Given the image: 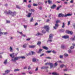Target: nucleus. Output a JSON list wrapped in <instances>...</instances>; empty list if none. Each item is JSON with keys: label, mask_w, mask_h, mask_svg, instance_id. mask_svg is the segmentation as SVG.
I'll use <instances>...</instances> for the list:
<instances>
[{"label": "nucleus", "mask_w": 75, "mask_h": 75, "mask_svg": "<svg viewBox=\"0 0 75 75\" xmlns=\"http://www.w3.org/2000/svg\"><path fill=\"white\" fill-rule=\"evenodd\" d=\"M10 72V70H6L5 71V73L6 74H8L9 72Z\"/></svg>", "instance_id": "412c9836"}, {"label": "nucleus", "mask_w": 75, "mask_h": 75, "mask_svg": "<svg viewBox=\"0 0 75 75\" xmlns=\"http://www.w3.org/2000/svg\"><path fill=\"white\" fill-rule=\"evenodd\" d=\"M36 36H38L39 35H41V33H38L37 34L35 35Z\"/></svg>", "instance_id": "c85d7f7f"}, {"label": "nucleus", "mask_w": 75, "mask_h": 75, "mask_svg": "<svg viewBox=\"0 0 75 75\" xmlns=\"http://www.w3.org/2000/svg\"><path fill=\"white\" fill-rule=\"evenodd\" d=\"M74 38H71V40H72V41H74V40H75V35L74 36Z\"/></svg>", "instance_id": "473e14b6"}, {"label": "nucleus", "mask_w": 75, "mask_h": 75, "mask_svg": "<svg viewBox=\"0 0 75 75\" xmlns=\"http://www.w3.org/2000/svg\"><path fill=\"white\" fill-rule=\"evenodd\" d=\"M64 57H67L68 56V54L65 53L64 54Z\"/></svg>", "instance_id": "bb28decb"}, {"label": "nucleus", "mask_w": 75, "mask_h": 75, "mask_svg": "<svg viewBox=\"0 0 75 75\" xmlns=\"http://www.w3.org/2000/svg\"><path fill=\"white\" fill-rule=\"evenodd\" d=\"M45 69V67H41V69Z\"/></svg>", "instance_id": "09e8293b"}, {"label": "nucleus", "mask_w": 75, "mask_h": 75, "mask_svg": "<svg viewBox=\"0 0 75 75\" xmlns=\"http://www.w3.org/2000/svg\"><path fill=\"white\" fill-rule=\"evenodd\" d=\"M49 68V67L48 66H45V69H48Z\"/></svg>", "instance_id": "72a5a7b5"}, {"label": "nucleus", "mask_w": 75, "mask_h": 75, "mask_svg": "<svg viewBox=\"0 0 75 75\" xmlns=\"http://www.w3.org/2000/svg\"><path fill=\"white\" fill-rule=\"evenodd\" d=\"M70 49H71L72 50V49H74V46H71V47H70Z\"/></svg>", "instance_id": "58836bf2"}, {"label": "nucleus", "mask_w": 75, "mask_h": 75, "mask_svg": "<svg viewBox=\"0 0 75 75\" xmlns=\"http://www.w3.org/2000/svg\"><path fill=\"white\" fill-rule=\"evenodd\" d=\"M44 54H41L40 55V57H42V56H44Z\"/></svg>", "instance_id": "4d7b16f0"}, {"label": "nucleus", "mask_w": 75, "mask_h": 75, "mask_svg": "<svg viewBox=\"0 0 75 75\" xmlns=\"http://www.w3.org/2000/svg\"><path fill=\"white\" fill-rule=\"evenodd\" d=\"M64 3L65 4H68V3H67V2L66 1L64 2Z\"/></svg>", "instance_id": "0e129e2a"}, {"label": "nucleus", "mask_w": 75, "mask_h": 75, "mask_svg": "<svg viewBox=\"0 0 75 75\" xmlns=\"http://www.w3.org/2000/svg\"><path fill=\"white\" fill-rule=\"evenodd\" d=\"M73 26L74 27V29H75V24H74Z\"/></svg>", "instance_id": "338daca9"}, {"label": "nucleus", "mask_w": 75, "mask_h": 75, "mask_svg": "<svg viewBox=\"0 0 75 75\" xmlns=\"http://www.w3.org/2000/svg\"><path fill=\"white\" fill-rule=\"evenodd\" d=\"M66 33L68 34H70L71 35H72L73 34V32L72 31H69V30H66Z\"/></svg>", "instance_id": "20e7f679"}, {"label": "nucleus", "mask_w": 75, "mask_h": 75, "mask_svg": "<svg viewBox=\"0 0 75 75\" xmlns=\"http://www.w3.org/2000/svg\"><path fill=\"white\" fill-rule=\"evenodd\" d=\"M16 8H18V9H21V7H20V6H18V5H16Z\"/></svg>", "instance_id": "c756f323"}, {"label": "nucleus", "mask_w": 75, "mask_h": 75, "mask_svg": "<svg viewBox=\"0 0 75 75\" xmlns=\"http://www.w3.org/2000/svg\"><path fill=\"white\" fill-rule=\"evenodd\" d=\"M32 14V13H28V17H31V16Z\"/></svg>", "instance_id": "4be33fe9"}, {"label": "nucleus", "mask_w": 75, "mask_h": 75, "mask_svg": "<svg viewBox=\"0 0 75 75\" xmlns=\"http://www.w3.org/2000/svg\"><path fill=\"white\" fill-rule=\"evenodd\" d=\"M16 12H12V13H11V16H16Z\"/></svg>", "instance_id": "9d476101"}, {"label": "nucleus", "mask_w": 75, "mask_h": 75, "mask_svg": "<svg viewBox=\"0 0 75 75\" xmlns=\"http://www.w3.org/2000/svg\"><path fill=\"white\" fill-rule=\"evenodd\" d=\"M4 34V32H0V36H1V35H3Z\"/></svg>", "instance_id": "4c0bfd02"}, {"label": "nucleus", "mask_w": 75, "mask_h": 75, "mask_svg": "<svg viewBox=\"0 0 75 75\" xmlns=\"http://www.w3.org/2000/svg\"><path fill=\"white\" fill-rule=\"evenodd\" d=\"M62 7V6L61 5H60L57 8V10H59V9L60 8H61V7Z\"/></svg>", "instance_id": "6ab92c4d"}, {"label": "nucleus", "mask_w": 75, "mask_h": 75, "mask_svg": "<svg viewBox=\"0 0 75 75\" xmlns=\"http://www.w3.org/2000/svg\"><path fill=\"white\" fill-rule=\"evenodd\" d=\"M64 71H68V69H66L63 70Z\"/></svg>", "instance_id": "de8ad7c7"}, {"label": "nucleus", "mask_w": 75, "mask_h": 75, "mask_svg": "<svg viewBox=\"0 0 75 75\" xmlns=\"http://www.w3.org/2000/svg\"><path fill=\"white\" fill-rule=\"evenodd\" d=\"M26 46H27V44H25L23 45V48H25V47H26Z\"/></svg>", "instance_id": "e433bc0d"}, {"label": "nucleus", "mask_w": 75, "mask_h": 75, "mask_svg": "<svg viewBox=\"0 0 75 75\" xmlns=\"http://www.w3.org/2000/svg\"><path fill=\"white\" fill-rule=\"evenodd\" d=\"M65 48V46H64V45H62V49H64Z\"/></svg>", "instance_id": "37998d69"}, {"label": "nucleus", "mask_w": 75, "mask_h": 75, "mask_svg": "<svg viewBox=\"0 0 75 75\" xmlns=\"http://www.w3.org/2000/svg\"><path fill=\"white\" fill-rule=\"evenodd\" d=\"M52 52H53V53H54V54H55V53H56V52H55L54 50H53L52 51Z\"/></svg>", "instance_id": "052dcab7"}, {"label": "nucleus", "mask_w": 75, "mask_h": 75, "mask_svg": "<svg viewBox=\"0 0 75 75\" xmlns=\"http://www.w3.org/2000/svg\"><path fill=\"white\" fill-rule=\"evenodd\" d=\"M70 23H71L70 21H69L68 22V25H69L70 24Z\"/></svg>", "instance_id": "8fccbe9b"}, {"label": "nucleus", "mask_w": 75, "mask_h": 75, "mask_svg": "<svg viewBox=\"0 0 75 75\" xmlns=\"http://www.w3.org/2000/svg\"><path fill=\"white\" fill-rule=\"evenodd\" d=\"M30 11H33V12H34L35 11L33 9H31Z\"/></svg>", "instance_id": "6e6d98bb"}, {"label": "nucleus", "mask_w": 75, "mask_h": 75, "mask_svg": "<svg viewBox=\"0 0 75 75\" xmlns=\"http://www.w3.org/2000/svg\"><path fill=\"white\" fill-rule=\"evenodd\" d=\"M49 65H50V68L52 69L53 67V66H54V64L52 63H50Z\"/></svg>", "instance_id": "ddd939ff"}, {"label": "nucleus", "mask_w": 75, "mask_h": 75, "mask_svg": "<svg viewBox=\"0 0 75 75\" xmlns=\"http://www.w3.org/2000/svg\"><path fill=\"white\" fill-rule=\"evenodd\" d=\"M64 67H65L66 68V66L64 65V64H63L60 65V68H63Z\"/></svg>", "instance_id": "dca6fc26"}, {"label": "nucleus", "mask_w": 75, "mask_h": 75, "mask_svg": "<svg viewBox=\"0 0 75 75\" xmlns=\"http://www.w3.org/2000/svg\"><path fill=\"white\" fill-rule=\"evenodd\" d=\"M10 51L11 52H13V48L11 47H10Z\"/></svg>", "instance_id": "2f4dec72"}, {"label": "nucleus", "mask_w": 75, "mask_h": 75, "mask_svg": "<svg viewBox=\"0 0 75 75\" xmlns=\"http://www.w3.org/2000/svg\"><path fill=\"white\" fill-rule=\"evenodd\" d=\"M65 23H63L62 25V28H64L65 27Z\"/></svg>", "instance_id": "5701e85b"}, {"label": "nucleus", "mask_w": 75, "mask_h": 75, "mask_svg": "<svg viewBox=\"0 0 75 75\" xmlns=\"http://www.w3.org/2000/svg\"><path fill=\"white\" fill-rule=\"evenodd\" d=\"M57 65H58V64H57V63H55L54 64V67H57Z\"/></svg>", "instance_id": "f704fd0d"}, {"label": "nucleus", "mask_w": 75, "mask_h": 75, "mask_svg": "<svg viewBox=\"0 0 75 75\" xmlns=\"http://www.w3.org/2000/svg\"><path fill=\"white\" fill-rule=\"evenodd\" d=\"M20 71L19 69H17L14 70V72H16V71Z\"/></svg>", "instance_id": "7c9ffc66"}, {"label": "nucleus", "mask_w": 75, "mask_h": 75, "mask_svg": "<svg viewBox=\"0 0 75 75\" xmlns=\"http://www.w3.org/2000/svg\"><path fill=\"white\" fill-rule=\"evenodd\" d=\"M65 30L63 29H62L60 30V31L61 32H64Z\"/></svg>", "instance_id": "79ce46f5"}, {"label": "nucleus", "mask_w": 75, "mask_h": 75, "mask_svg": "<svg viewBox=\"0 0 75 75\" xmlns=\"http://www.w3.org/2000/svg\"><path fill=\"white\" fill-rule=\"evenodd\" d=\"M41 44V42L40 41H38L37 43V45H39V46H40V45Z\"/></svg>", "instance_id": "aec40b11"}, {"label": "nucleus", "mask_w": 75, "mask_h": 75, "mask_svg": "<svg viewBox=\"0 0 75 75\" xmlns=\"http://www.w3.org/2000/svg\"><path fill=\"white\" fill-rule=\"evenodd\" d=\"M48 4H52V1H51L50 0H48Z\"/></svg>", "instance_id": "f3484780"}, {"label": "nucleus", "mask_w": 75, "mask_h": 75, "mask_svg": "<svg viewBox=\"0 0 75 75\" xmlns=\"http://www.w3.org/2000/svg\"><path fill=\"white\" fill-rule=\"evenodd\" d=\"M7 59L5 60V61L4 62V64L6 65V64H7Z\"/></svg>", "instance_id": "a878e982"}, {"label": "nucleus", "mask_w": 75, "mask_h": 75, "mask_svg": "<svg viewBox=\"0 0 75 75\" xmlns=\"http://www.w3.org/2000/svg\"><path fill=\"white\" fill-rule=\"evenodd\" d=\"M46 52H47V53H48V54H49L50 53H51V51H48Z\"/></svg>", "instance_id": "a19ab883"}, {"label": "nucleus", "mask_w": 75, "mask_h": 75, "mask_svg": "<svg viewBox=\"0 0 75 75\" xmlns=\"http://www.w3.org/2000/svg\"><path fill=\"white\" fill-rule=\"evenodd\" d=\"M32 60L33 62H36V58H33Z\"/></svg>", "instance_id": "b1692460"}, {"label": "nucleus", "mask_w": 75, "mask_h": 75, "mask_svg": "<svg viewBox=\"0 0 75 75\" xmlns=\"http://www.w3.org/2000/svg\"><path fill=\"white\" fill-rule=\"evenodd\" d=\"M25 57L24 56L15 57L14 58L12 59L11 61L13 62H16V61L18 60V59L19 58H21L22 59H25Z\"/></svg>", "instance_id": "f257e3e1"}, {"label": "nucleus", "mask_w": 75, "mask_h": 75, "mask_svg": "<svg viewBox=\"0 0 75 75\" xmlns=\"http://www.w3.org/2000/svg\"><path fill=\"white\" fill-rule=\"evenodd\" d=\"M37 25H38V23H36L35 24V26Z\"/></svg>", "instance_id": "774afa93"}, {"label": "nucleus", "mask_w": 75, "mask_h": 75, "mask_svg": "<svg viewBox=\"0 0 75 75\" xmlns=\"http://www.w3.org/2000/svg\"><path fill=\"white\" fill-rule=\"evenodd\" d=\"M14 53H13L12 54H11L10 55V57H11V58H12V59H11V61L12 59H13V58H15V57H14Z\"/></svg>", "instance_id": "6e6552de"}, {"label": "nucleus", "mask_w": 75, "mask_h": 75, "mask_svg": "<svg viewBox=\"0 0 75 75\" xmlns=\"http://www.w3.org/2000/svg\"><path fill=\"white\" fill-rule=\"evenodd\" d=\"M42 48L43 49L46 50H48V48L47 47H46V46H43L42 47Z\"/></svg>", "instance_id": "a211bd4d"}, {"label": "nucleus", "mask_w": 75, "mask_h": 75, "mask_svg": "<svg viewBox=\"0 0 75 75\" xmlns=\"http://www.w3.org/2000/svg\"><path fill=\"white\" fill-rule=\"evenodd\" d=\"M38 70V67H37L35 70V71H37Z\"/></svg>", "instance_id": "603ef678"}, {"label": "nucleus", "mask_w": 75, "mask_h": 75, "mask_svg": "<svg viewBox=\"0 0 75 75\" xmlns=\"http://www.w3.org/2000/svg\"><path fill=\"white\" fill-rule=\"evenodd\" d=\"M62 38H64V39H67V38H69V36L67 35H64L62 36Z\"/></svg>", "instance_id": "0eeeda50"}, {"label": "nucleus", "mask_w": 75, "mask_h": 75, "mask_svg": "<svg viewBox=\"0 0 75 75\" xmlns=\"http://www.w3.org/2000/svg\"><path fill=\"white\" fill-rule=\"evenodd\" d=\"M52 75H59V74L55 72L52 73Z\"/></svg>", "instance_id": "393cba45"}, {"label": "nucleus", "mask_w": 75, "mask_h": 75, "mask_svg": "<svg viewBox=\"0 0 75 75\" xmlns=\"http://www.w3.org/2000/svg\"><path fill=\"white\" fill-rule=\"evenodd\" d=\"M59 58L61 59H62V58H63V55H60Z\"/></svg>", "instance_id": "c03bdc74"}, {"label": "nucleus", "mask_w": 75, "mask_h": 75, "mask_svg": "<svg viewBox=\"0 0 75 75\" xmlns=\"http://www.w3.org/2000/svg\"><path fill=\"white\" fill-rule=\"evenodd\" d=\"M53 36L54 35L52 34H50L49 35V40H48L49 41H50V42H52V40H51V39L53 37Z\"/></svg>", "instance_id": "7ed1b4c3"}, {"label": "nucleus", "mask_w": 75, "mask_h": 75, "mask_svg": "<svg viewBox=\"0 0 75 75\" xmlns=\"http://www.w3.org/2000/svg\"><path fill=\"white\" fill-rule=\"evenodd\" d=\"M4 35H6V34H7V32L4 33Z\"/></svg>", "instance_id": "bf43d9fd"}, {"label": "nucleus", "mask_w": 75, "mask_h": 75, "mask_svg": "<svg viewBox=\"0 0 75 75\" xmlns=\"http://www.w3.org/2000/svg\"><path fill=\"white\" fill-rule=\"evenodd\" d=\"M64 16V15L62 13H59L58 15L59 17H63Z\"/></svg>", "instance_id": "1a4fd4ad"}, {"label": "nucleus", "mask_w": 75, "mask_h": 75, "mask_svg": "<svg viewBox=\"0 0 75 75\" xmlns=\"http://www.w3.org/2000/svg\"><path fill=\"white\" fill-rule=\"evenodd\" d=\"M42 50H43L42 49H40L38 51H37V52L38 53V54L41 53V51H42Z\"/></svg>", "instance_id": "4468645a"}, {"label": "nucleus", "mask_w": 75, "mask_h": 75, "mask_svg": "<svg viewBox=\"0 0 75 75\" xmlns=\"http://www.w3.org/2000/svg\"><path fill=\"white\" fill-rule=\"evenodd\" d=\"M42 33L44 34H45V31L44 30H43L42 31Z\"/></svg>", "instance_id": "864d4df0"}, {"label": "nucleus", "mask_w": 75, "mask_h": 75, "mask_svg": "<svg viewBox=\"0 0 75 75\" xmlns=\"http://www.w3.org/2000/svg\"><path fill=\"white\" fill-rule=\"evenodd\" d=\"M31 5L29 4L28 5V7H29V8H30V7H31Z\"/></svg>", "instance_id": "69168bd1"}, {"label": "nucleus", "mask_w": 75, "mask_h": 75, "mask_svg": "<svg viewBox=\"0 0 75 75\" xmlns=\"http://www.w3.org/2000/svg\"><path fill=\"white\" fill-rule=\"evenodd\" d=\"M72 16V14H71V13H68L67 14L65 15H64V17H67V16Z\"/></svg>", "instance_id": "9b49d317"}, {"label": "nucleus", "mask_w": 75, "mask_h": 75, "mask_svg": "<svg viewBox=\"0 0 75 75\" xmlns=\"http://www.w3.org/2000/svg\"><path fill=\"white\" fill-rule=\"evenodd\" d=\"M35 47H36V45H33L29 46V48H35Z\"/></svg>", "instance_id": "2eb2a0df"}, {"label": "nucleus", "mask_w": 75, "mask_h": 75, "mask_svg": "<svg viewBox=\"0 0 75 75\" xmlns=\"http://www.w3.org/2000/svg\"><path fill=\"white\" fill-rule=\"evenodd\" d=\"M4 13L7 14H10L11 15V13H12V11H11L10 10L8 11V12H7V11H6Z\"/></svg>", "instance_id": "423d86ee"}, {"label": "nucleus", "mask_w": 75, "mask_h": 75, "mask_svg": "<svg viewBox=\"0 0 75 75\" xmlns=\"http://www.w3.org/2000/svg\"><path fill=\"white\" fill-rule=\"evenodd\" d=\"M56 5L55 4L53 5L51 7V8L52 9H54L56 7Z\"/></svg>", "instance_id": "f8f14e48"}, {"label": "nucleus", "mask_w": 75, "mask_h": 75, "mask_svg": "<svg viewBox=\"0 0 75 75\" xmlns=\"http://www.w3.org/2000/svg\"><path fill=\"white\" fill-rule=\"evenodd\" d=\"M33 18H31L30 21V22H33Z\"/></svg>", "instance_id": "c9c22d12"}, {"label": "nucleus", "mask_w": 75, "mask_h": 75, "mask_svg": "<svg viewBox=\"0 0 75 75\" xmlns=\"http://www.w3.org/2000/svg\"><path fill=\"white\" fill-rule=\"evenodd\" d=\"M50 63L47 62V63H45V66L49 65H50Z\"/></svg>", "instance_id": "cd10ccee"}, {"label": "nucleus", "mask_w": 75, "mask_h": 75, "mask_svg": "<svg viewBox=\"0 0 75 75\" xmlns=\"http://www.w3.org/2000/svg\"><path fill=\"white\" fill-rule=\"evenodd\" d=\"M39 10H42V7L40 6L39 8Z\"/></svg>", "instance_id": "680f3d73"}, {"label": "nucleus", "mask_w": 75, "mask_h": 75, "mask_svg": "<svg viewBox=\"0 0 75 75\" xmlns=\"http://www.w3.org/2000/svg\"><path fill=\"white\" fill-rule=\"evenodd\" d=\"M45 58H46V59H51V58L50 57H45Z\"/></svg>", "instance_id": "a18cd8bd"}, {"label": "nucleus", "mask_w": 75, "mask_h": 75, "mask_svg": "<svg viewBox=\"0 0 75 75\" xmlns=\"http://www.w3.org/2000/svg\"><path fill=\"white\" fill-rule=\"evenodd\" d=\"M6 23H10V21H7Z\"/></svg>", "instance_id": "e2e57ef3"}, {"label": "nucleus", "mask_w": 75, "mask_h": 75, "mask_svg": "<svg viewBox=\"0 0 75 75\" xmlns=\"http://www.w3.org/2000/svg\"><path fill=\"white\" fill-rule=\"evenodd\" d=\"M70 3H74V0H71L70 1Z\"/></svg>", "instance_id": "13d9d810"}, {"label": "nucleus", "mask_w": 75, "mask_h": 75, "mask_svg": "<svg viewBox=\"0 0 75 75\" xmlns=\"http://www.w3.org/2000/svg\"><path fill=\"white\" fill-rule=\"evenodd\" d=\"M38 5L37 4H34L33 5V6H37Z\"/></svg>", "instance_id": "49530a36"}, {"label": "nucleus", "mask_w": 75, "mask_h": 75, "mask_svg": "<svg viewBox=\"0 0 75 75\" xmlns=\"http://www.w3.org/2000/svg\"><path fill=\"white\" fill-rule=\"evenodd\" d=\"M60 22H61V21L59 20H57L56 21V24H55V26L53 27L54 29L55 30L57 29V28L58 27V26H59V25L58 23H60Z\"/></svg>", "instance_id": "f03ea898"}, {"label": "nucleus", "mask_w": 75, "mask_h": 75, "mask_svg": "<svg viewBox=\"0 0 75 75\" xmlns=\"http://www.w3.org/2000/svg\"><path fill=\"white\" fill-rule=\"evenodd\" d=\"M24 27V28H27V25H23Z\"/></svg>", "instance_id": "5fc2aeb1"}, {"label": "nucleus", "mask_w": 75, "mask_h": 75, "mask_svg": "<svg viewBox=\"0 0 75 75\" xmlns=\"http://www.w3.org/2000/svg\"><path fill=\"white\" fill-rule=\"evenodd\" d=\"M31 53H32V55H33V54H35V52H33V51H31Z\"/></svg>", "instance_id": "3c124183"}, {"label": "nucleus", "mask_w": 75, "mask_h": 75, "mask_svg": "<svg viewBox=\"0 0 75 75\" xmlns=\"http://www.w3.org/2000/svg\"><path fill=\"white\" fill-rule=\"evenodd\" d=\"M69 53L70 54H71V53H72V51H71V50H69L68 51Z\"/></svg>", "instance_id": "ea45409f"}, {"label": "nucleus", "mask_w": 75, "mask_h": 75, "mask_svg": "<svg viewBox=\"0 0 75 75\" xmlns=\"http://www.w3.org/2000/svg\"><path fill=\"white\" fill-rule=\"evenodd\" d=\"M44 28H45V29L46 31L48 32V31L50 30V28H49V26H45L44 27Z\"/></svg>", "instance_id": "39448f33"}]
</instances>
